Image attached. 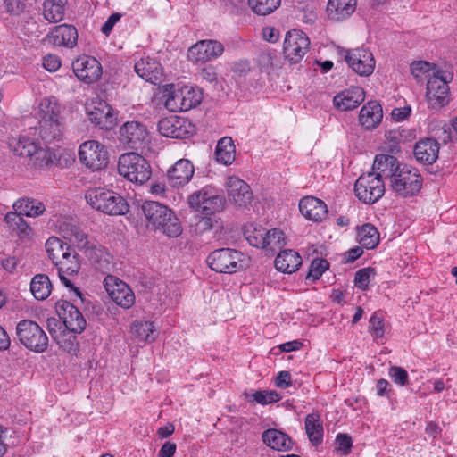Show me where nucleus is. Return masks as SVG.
Wrapping results in <instances>:
<instances>
[{
	"mask_svg": "<svg viewBox=\"0 0 457 457\" xmlns=\"http://www.w3.org/2000/svg\"><path fill=\"white\" fill-rule=\"evenodd\" d=\"M85 198L92 208L108 215H123L129 211L126 200L112 190L90 188L86 192Z\"/></svg>",
	"mask_w": 457,
	"mask_h": 457,
	"instance_id": "1",
	"label": "nucleus"
},
{
	"mask_svg": "<svg viewBox=\"0 0 457 457\" xmlns=\"http://www.w3.org/2000/svg\"><path fill=\"white\" fill-rule=\"evenodd\" d=\"M118 171L129 181L138 184L146 182L152 175L148 162L134 152L126 153L120 156Z\"/></svg>",
	"mask_w": 457,
	"mask_h": 457,
	"instance_id": "2",
	"label": "nucleus"
},
{
	"mask_svg": "<svg viewBox=\"0 0 457 457\" xmlns=\"http://www.w3.org/2000/svg\"><path fill=\"white\" fill-rule=\"evenodd\" d=\"M190 208L201 212L204 216L220 212L225 205V199L218 194L212 186H205L187 196Z\"/></svg>",
	"mask_w": 457,
	"mask_h": 457,
	"instance_id": "3",
	"label": "nucleus"
},
{
	"mask_svg": "<svg viewBox=\"0 0 457 457\" xmlns=\"http://www.w3.org/2000/svg\"><path fill=\"white\" fill-rule=\"evenodd\" d=\"M244 261V253L231 248L217 249L212 252L206 260L212 270L224 274H233L243 270Z\"/></svg>",
	"mask_w": 457,
	"mask_h": 457,
	"instance_id": "4",
	"label": "nucleus"
},
{
	"mask_svg": "<svg viewBox=\"0 0 457 457\" xmlns=\"http://www.w3.org/2000/svg\"><path fill=\"white\" fill-rule=\"evenodd\" d=\"M451 79L452 75L445 71H436L429 77L427 83L426 99L430 109L439 110L448 104V82Z\"/></svg>",
	"mask_w": 457,
	"mask_h": 457,
	"instance_id": "5",
	"label": "nucleus"
},
{
	"mask_svg": "<svg viewBox=\"0 0 457 457\" xmlns=\"http://www.w3.org/2000/svg\"><path fill=\"white\" fill-rule=\"evenodd\" d=\"M16 334L20 342L30 351L44 353L48 346V337L35 321L23 320L17 324Z\"/></svg>",
	"mask_w": 457,
	"mask_h": 457,
	"instance_id": "6",
	"label": "nucleus"
},
{
	"mask_svg": "<svg viewBox=\"0 0 457 457\" xmlns=\"http://www.w3.org/2000/svg\"><path fill=\"white\" fill-rule=\"evenodd\" d=\"M170 90L165 89L166 95L165 106L173 112H186L196 105L202 101V94L198 89L185 86L178 89H173V85H169Z\"/></svg>",
	"mask_w": 457,
	"mask_h": 457,
	"instance_id": "7",
	"label": "nucleus"
},
{
	"mask_svg": "<svg viewBox=\"0 0 457 457\" xmlns=\"http://www.w3.org/2000/svg\"><path fill=\"white\" fill-rule=\"evenodd\" d=\"M422 178L415 168L403 166L391 180L392 189L401 196L407 197L420 192Z\"/></svg>",
	"mask_w": 457,
	"mask_h": 457,
	"instance_id": "8",
	"label": "nucleus"
},
{
	"mask_svg": "<svg viewBox=\"0 0 457 457\" xmlns=\"http://www.w3.org/2000/svg\"><path fill=\"white\" fill-rule=\"evenodd\" d=\"M356 196L365 204H374L385 193V184L375 172H367L359 177L354 184Z\"/></svg>",
	"mask_w": 457,
	"mask_h": 457,
	"instance_id": "9",
	"label": "nucleus"
},
{
	"mask_svg": "<svg viewBox=\"0 0 457 457\" xmlns=\"http://www.w3.org/2000/svg\"><path fill=\"white\" fill-rule=\"evenodd\" d=\"M80 162L92 170H101L108 163V152L104 145L96 140L82 143L79 149Z\"/></svg>",
	"mask_w": 457,
	"mask_h": 457,
	"instance_id": "10",
	"label": "nucleus"
},
{
	"mask_svg": "<svg viewBox=\"0 0 457 457\" xmlns=\"http://www.w3.org/2000/svg\"><path fill=\"white\" fill-rule=\"evenodd\" d=\"M310 40L307 35L299 29L287 32L283 43V54L291 63H298L309 50Z\"/></svg>",
	"mask_w": 457,
	"mask_h": 457,
	"instance_id": "11",
	"label": "nucleus"
},
{
	"mask_svg": "<svg viewBox=\"0 0 457 457\" xmlns=\"http://www.w3.org/2000/svg\"><path fill=\"white\" fill-rule=\"evenodd\" d=\"M344 56L349 68L361 76L370 75L375 68V60L371 52L366 48L343 49Z\"/></svg>",
	"mask_w": 457,
	"mask_h": 457,
	"instance_id": "12",
	"label": "nucleus"
},
{
	"mask_svg": "<svg viewBox=\"0 0 457 457\" xmlns=\"http://www.w3.org/2000/svg\"><path fill=\"white\" fill-rule=\"evenodd\" d=\"M58 276L62 283L66 287L71 288L78 297L83 301L82 293L79 288L75 287L71 281L66 277L73 276L78 274L80 270V261L79 259V255L75 251H71L70 247H67V253H63V257H62L59 261H56L54 263Z\"/></svg>",
	"mask_w": 457,
	"mask_h": 457,
	"instance_id": "13",
	"label": "nucleus"
},
{
	"mask_svg": "<svg viewBox=\"0 0 457 457\" xmlns=\"http://www.w3.org/2000/svg\"><path fill=\"white\" fill-rule=\"evenodd\" d=\"M55 309L67 330L76 334L84 331L87 326L86 319L73 303L65 300H60L56 302Z\"/></svg>",
	"mask_w": 457,
	"mask_h": 457,
	"instance_id": "14",
	"label": "nucleus"
},
{
	"mask_svg": "<svg viewBox=\"0 0 457 457\" xmlns=\"http://www.w3.org/2000/svg\"><path fill=\"white\" fill-rule=\"evenodd\" d=\"M119 140L128 148H141L148 140L146 127L138 121H127L120 128Z\"/></svg>",
	"mask_w": 457,
	"mask_h": 457,
	"instance_id": "15",
	"label": "nucleus"
},
{
	"mask_svg": "<svg viewBox=\"0 0 457 457\" xmlns=\"http://www.w3.org/2000/svg\"><path fill=\"white\" fill-rule=\"evenodd\" d=\"M224 52L223 45L217 40H200L187 51L192 62H206L220 57Z\"/></svg>",
	"mask_w": 457,
	"mask_h": 457,
	"instance_id": "16",
	"label": "nucleus"
},
{
	"mask_svg": "<svg viewBox=\"0 0 457 457\" xmlns=\"http://www.w3.org/2000/svg\"><path fill=\"white\" fill-rule=\"evenodd\" d=\"M104 287L112 300L123 308H129L135 303V295L129 287L114 276L104 278Z\"/></svg>",
	"mask_w": 457,
	"mask_h": 457,
	"instance_id": "17",
	"label": "nucleus"
},
{
	"mask_svg": "<svg viewBox=\"0 0 457 457\" xmlns=\"http://www.w3.org/2000/svg\"><path fill=\"white\" fill-rule=\"evenodd\" d=\"M72 70L75 76L86 84H91L100 79L102 66L100 62L92 56L83 55L72 62Z\"/></svg>",
	"mask_w": 457,
	"mask_h": 457,
	"instance_id": "18",
	"label": "nucleus"
},
{
	"mask_svg": "<svg viewBox=\"0 0 457 457\" xmlns=\"http://www.w3.org/2000/svg\"><path fill=\"white\" fill-rule=\"evenodd\" d=\"M228 200L238 207L248 206L253 198L250 186L237 176H229L226 182Z\"/></svg>",
	"mask_w": 457,
	"mask_h": 457,
	"instance_id": "19",
	"label": "nucleus"
},
{
	"mask_svg": "<svg viewBox=\"0 0 457 457\" xmlns=\"http://www.w3.org/2000/svg\"><path fill=\"white\" fill-rule=\"evenodd\" d=\"M158 130L161 135L171 138H186L192 133L191 123L179 116H170L158 122Z\"/></svg>",
	"mask_w": 457,
	"mask_h": 457,
	"instance_id": "20",
	"label": "nucleus"
},
{
	"mask_svg": "<svg viewBox=\"0 0 457 457\" xmlns=\"http://www.w3.org/2000/svg\"><path fill=\"white\" fill-rule=\"evenodd\" d=\"M299 211L307 220L320 222L328 215L327 204L314 196H305L299 202Z\"/></svg>",
	"mask_w": 457,
	"mask_h": 457,
	"instance_id": "21",
	"label": "nucleus"
},
{
	"mask_svg": "<svg viewBox=\"0 0 457 457\" xmlns=\"http://www.w3.org/2000/svg\"><path fill=\"white\" fill-rule=\"evenodd\" d=\"M194 173L192 162L187 159H180L168 170L167 178L171 187H179L187 184Z\"/></svg>",
	"mask_w": 457,
	"mask_h": 457,
	"instance_id": "22",
	"label": "nucleus"
},
{
	"mask_svg": "<svg viewBox=\"0 0 457 457\" xmlns=\"http://www.w3.org/2000/svg\"><path fill=\"white\" fill-rule=\"evenodd\" d=\"M134 68L136 73L147 82L156 85L162 81V68L161 64L153 58H141L135 63Z\"/></svg>",
	"mask_w": 457,
	"mask_h": 457,
	"instance_id": "23",
	"label": "nucleus"
},
{
	"mask_svg": "<svg viewBox=\"0 0 457 457\" xmlns=\"http://www.w3.org/2000/svg\"><path fill=\"white\" fill-rule=\"evenodd\" d=\"M364 99V90L360 87H352L337 94L333 103L340 111H350L357 108Z\"/></svg>",
	"mask_w": 457,
	"mask_h": 457,
	"instance_id": "24",
	"label": "nucleus"
},
{
	"mask_svg": "<svg viewBox=\"0 0 457 457\" xmlns=\"http://www.w3.org/2000/svg\"><path fill=\"white\" fill-rule=\"evenodd\" d=\"M87 114L89 120L102 129L110 130L116 125L112 108L105 102L97 103Z\"/></svg>",
	"mask_w": 457,
	"mask_h": 457,
	"instance_id": "25",
	"label": "nucleus"
},
{
	"mask_svg": "<svg viewBox=\"0 0 457 457\" xmlns=\"http://www.w3.org/2000/svg\"><path fill=\"white\" fill-rule=\"evenodd\" d=\"M440 143L434 138H424L418 141L414 146V155L416 160L422 164H432L439 154Z\"/></svg>",
	"mask_w": 457,
	"mask_h": 457,
	"instance_id": "26",
	"label": "nucleus"
},
{
	"mask_svg": "<svg viewBox=\"0 0 457 457\" xmlns=\"http://www.w3.org/2000/svg\"><path fill=\"white\" fill-rule=\"evenodd\" d=\"M400 169L397 159L395 156L378 154L374 160L370 172H375L376 176L379 178L381 181H383L384 179H390L391 181Z\"/></svg>",
	"mask_w": 457,
	"mask_h": 457,
	"instance_id": "27",
	"label": "nucleus"
},
{
	"mask_svg": "<svg viewBox=\"0 0 457 457\" xmlns=\"http://www.w3.org/2000/svg\"><path fill=\"white\" fill-rule=\"evenodd\" d=\"M49 42L55 46L72 48L78 42V31L71 25L62 24L56 26L50 32Z\"/></svg>",
	"mask_w": 457,
	"mask_h": 457,
	"instance_id": "28",
	"label": "nucleus"
},
{
	"mask_svg": "<svg viewBox=\"0 0 457 457\" xmlns=\"http://www.w3.org/2000/svg\"><path fill=\"white\" fill-rule=\"evenodd\" d=\"M383 117L381 105L376 101H370L362 106L359 114V122L366 129L378 126Z\"/></svg>",
	"mask_w": 457,
	"mask_h": 457,
	"instance_id": "29",
	"label": "nucleus"
},
{
	"mask_svg": "<svg viewBox=\"0 0 457 457\" xmlns=\"http://www.w3.org/2000/svg\"><path fill=\"white\" fill-rule=\"evenodd\" d=\"M262 439L268 447L276 451H289L293 447V442L290 436L276 428L264 430L262 435Z\"/></svg>",
	"mask_w": 457,
	"mask_h": 457,
	"instance_id": "30",
	"label": "nucleus"
},
{
	"mask_svg": "<svg viewBox=\"0 0 457 457\" xmlns=\"http://www.w3.org/2000/svg\"><path fill=\"white\" fill-rule=\"evenodd\" d=\"M356 4V0H328V16L335 21H344L354 12Z\"/></svg>",
	"mask_w": 457,
	"mask_h": 457,
	"instance_id": "31",
	"label": "nucleus"
},
{
	"mask_svg": "<svg viewBox=\"0 0 457 457\" xmlns=\"http://www.w3.org/2000/svg\"><path fill=\"white\" fill-rule=\"evenodd\" d=\"M274 264L278 270L290 274L298 270L302 258L297 252L287 249L277 255Z\"/></svg>",
	"mask_w": 457,
	"mask_h": 457,
	"instance_id": "32",
	"label": "nucleus"
},
{
	"mask_svg": "<svg viewBox=\"0 0 457 457\" xmlns=\"http://www.w3.org/2000/svg\"><path fill=\"white\" fill-rule=\"evenodd\" d=\"M62 130V120H39L38 135L46 143L61 139Z\"/></svg>",
	"mask_w": 457,
	"mask_h": 457,
	"instance_id": "33",
	"label": "nucleus"
},
{
	"mask_svg": "<svg viewBox=\"0 0 457 457\" xmlns=\"http://www.w3.org/2000/svg\"><path fill=\"white\" fill-rule=\"evenodd\" d=\"M169 207L155 201H145L142 204V211L152 227L156 229L162 218L166 217Z\"/></svg>",
	"mask_w": 457,
	"mask_h": 457,
	"instance_id": "34",
	"label": "nucleus"
},
{
	"mask_svg": "<svg viewBox=\"0 0 457 457\" xmlns=\"http://www.w3.org/2000/svg\"><path fill=\"white\" fill-rule=\"evenodd\" d=\"M215 156L217 162L225 165H230L235 161L236 146L231 137H224L218 141Z\"/></svg>",
	"mask_w": 457,
	"mask_h": 457,
	"instance_id": "35",
	"label": "nucleus"
},
{
	"mask_svg": "<svg viewBox=\"0 0 457 457\" xmlns=\"http://www.w3.org/2000/svg\"><path fill=\"white\" fill-rule=\"evenodd\" d=\"M16 212L28 217H37L45 211L43 203L35 199H20L13 204Z\"/></svg>",
	"mask_w": 457,
	"mask_h": 457,
	"instance_id": "36",
	"label": "nucleus"
},
{
	"mask_svg": "<svg viewBox=\"0 0 457 457\" xmlns=\"http://www.w3.org/2000/svg\"><path fill=\"white\" fill-rule=\"evenodd\" d=\"M306 434L313 445H318L323 439V426L317 414H308L305 418Z\"/></svg>",
	"mask_w": 457,
	"mask_h": 457,
	"instance_id": "37",
	"label": "nucleus"
},
{
	"mask_svg": "<svg viewBox=\"0 0 457 457\" xmlns=\"http://www.w3.org/2000/svg\"><path fill=\"white\" fill-rule=\"evenodd\" d=\"M161 225L156 229L161 230L169 237H177L182 233V228L174 212L169 208L166 217L162 218Z\"/></svg>",
	"mask_w": 457,
	"mask_h": 457,
	"instance_id": "38",
	"label": "nucleus"
},
{
	"mask_svg": "<svg viewBox=\"0 0 457 457\" xmlns=\"http://www.w3.org/2000/svg\"><path fill=\"white\" fill-rule=\"evenodd\" d=\"M357 238L363 247L373 249L378 245L379 234L373 225L367 223L359 228Z\"/></svg>",
	"mask_w": 457,
	"mask_h": 457,
	"instance_id": "39",
	"label": "nucleus"
},
{
	"mask_svg": "<svg viewBox=\"0 0 457 457\" xmlns=\"http://www.w3.org/2000/svg\"><path fill=\"white\" fill-rule=\"evenodd\" d=\"M51 282L45 274L36 275L30 282V291L37 300L46 299L51 293Z\"/></svg>",
	"mask_w": 457,
	"mask_h": 457,
	"instance_id": "40",
	"label": "nucleus"
},
{
	"mask_svg": "<svg viewBox=\"0 0 457 457\" xmlns=\"http://www.w3.org/2000/svg\"><path fill=\"white\" fill-rule=\"evenodd\" d=\"M66 0H46L44 3V17L49 22L61 21L64 16Z\"/></svg>",
	"mask_w": 457,
	"mask_h": 457,
	"instance_id": "41",
	"label": "nucleus"
},
{
	"mask_svg": "<svg viewBox=\"0 0 457 457\" xmlns=\"http://www.w3.org/2000/svg\"><path fill=\"white\" fill-rule=\"evenodd\" d=\"M61 108L54 97H45L40 101L38 106L39 120H62Z\"/></svg>",
	"mask_w": 457,
	"mask_h": 457,
	"instance_id": "42",
	"label": "nucleus"
},
{
	"mask_svg": "<svg viewBox=\"0 0 457 457\" xmlns=\"http://www.w3.org/2000/svg\"><path fill=\"white\" fill-rule=\"evenodd\" d=\"M267 235V229L261 226L249 225L245 230L246 240L256 248H265V237Z\"/></svg>",
	"mask_w": 457,
	"mask_h": 457,
	"instance_id": "43",
	"label": "nucleus"
},
{
	"mask_svg": "<svg viewBox=\"0 0 457 457\" xmlns=\"http://www.w3.org/2000/svg\"><path fill=\"white\" fill-rule=\"evenodd\" d=\"M22 216L23 215L16 212H10L5 215L4 220L12 230L17 232L22 237H28L30 234L31 229L25 222Z\"/></svg>",
	"mask_w": 457,
	"mask_h": 457,
	"instance_id": "44",
	"label": "nucleus"
},
{
	"mask_svg": "<svg viewBox=\"0 0 457 457\" xmlns=\"http://www.w3.org/2000/svg\"><path fill=\"white\" fill-rule=\"evenodd\" d=\"M131 332L139 341L154 339V326L150 321H136L131 326Z\"/></svg>",
	"mask_w": 457,
	"mask_h": 457,
	"instance_id": "45",
	"label": "nucleus"
},
{
	"mask_svg": "<svg viewBox=\"0 0 457 457\" xmlns=\"http://www.w3.org/2000/svg\"><path fill=\"white\" fill-rule=\"evenodd\" d=\"M81 251L92 264H100L103 259L104 262H108L109 254L93 239Z\"/></svg>",
	"mask_w": 457,
	"mask_h": 457,
	"instance_id": "46",
	"label": "nucleus"
},
{
	"mask_svg": "<svg viewBox=\"0 0 457 457\" xmlns=\"http://www.w3.org/2000/svg\"><path fill=\"white\" fill-rule=\"evenodd\" d=\"M281 0H248L252 11L258 15H268L279 7Z\"/></svg>",
	"mask_w": 457,
	"mask_h": 457,
	"instance_id": "47",
	"label": "nucleus"
},
{
	"mask_svg": "<svg viewBox=\"0 0 457 457\" xmlns=\"http://www.w3.org/2000/svg\"><path fill=\"white\" fill-rule=\"evenodd\" d=\"M267 233L268 235L265 237V250L274 253L285 246L286 237L282 230L273 228L267 230Z\"/></svg>",
	"mask_w": 457,
	"mask_h": 457,
	"instance_id": "48",
	"label": "nucleus"
},
{
	"mask_svg": "<svg viewBox=\"0 0 457 457\" xmlns=\"http://www.w3.org/2000/svg\"><path fill=\"white\" fill-rule=\"evenodd\" d=\"M63 242L55 237H49L46 242V250L48 253L49 258L54 263L63 257V253H67V245Z\"/></svg>",
	"mask_w": 457,
	"mask_h": 457,
	"instance_id": "49",
	"label": "nucleus"
},
{
	"mask_svg": "<svg viewBox=\"0 0 457 457\" xmlns=\"http://www.w3.org/2000/svg\"><path fill=\"white\" fill-rule=\"evenodd\" d=\"M71 331H63L55 335L54 339L58 345L68 353H75L78 348L76 337Z\"/></svg>",
	"mask_w": 457,
	"mask_h": 457,
	"instance_id": "50",
	"label": "nucleus"
},
{
	"mask_svg": "<svg viewBox=\"0 0 457 457\" xmlns=\"http://www.w3.org/2000/svg\"><path fill=\"white\" fill-rule=\"evenodd\" d=\"M54 155L49 148L41 146L31 162L35 167L42 169L51 165L54 162Z\"/></svg>",
	"mask_w": 457,
	"mask_h": 457,
	"instance_id": "51",
	"label": "nucleus"
},
{
	"mask_svg": "<svg viewBox=\"0 0 457 457\" xmlns=\"http://www.w3.org/2000/svg\"><path fill=\"white\" fill-rule=\"evenodd\" d=\"M328 267L329 263L326 259H314L310 265L307 278H312L313 281L318 280L322 276V274L328 269Z\"/></svg>",
	"mask_w": 457,
	"mask_h": 457,
	"instance_id": "52",
	"label": "nucleus"
},
{
	"mask_svg": "<svg viewBox=\"0 0 457 457\" xmlns=\"http://www.w3.org/2000/svg\"><path fill=\"white\" fill-rule=\"evenodd\" d=\"M66 237L79 250L88 245L89 242L92 240L78 227H72L70 230V235Z\"/></svg>",
	"mask_w": 457,
	"mask_h": 457,
	"instance_id": "53",
	"label": "nucleus"
},
{
	"mask_svg": "<svg viewBox=\"0 0 457 457\" xmlns=\"http://www.w3.org/2000/svg\"><path fill=\"white\" fill-rule=\"evenodd\" d=\"M375 274V270L370 267L359 270L355 273L354 285L360 289L365 290L369 286L370 278H374Z\"/></svg>",
	"mask_w": 457,
	"mask_h": 457,
	"instance_id": "54",
	"label": "nucleus"
},
{
	"mask_svg": "<svg viewBox=\"0 0 457 457\" xmlns=\"http://www.w3.org/2000/svg\"><path fill=\"white\" fill-rule=\"evenodd\" d=\"M252 397L253 402L262 405L276 403L281 399L280 395L275 390L255 391Z\"/></svg>",
	"mask_w": 457,
	"mask_h": 457,
	"instance_id": "55",
	"label": "nucleus"
},
{
	"mask_svg": "<svg viewBox=\"0 0 457 457\" xmlns=\"http://www.w3.org/2000/svg\"><path fill=\"white\" fill-rule=\"evenodd\" d=\"M370 332L376 337L381 338L384 337V322L383 319L378 316L377 312L373 313L370 319L369 325Z\"/></svg>",
	"mask_w": 457,
	"mask_h": 457,
	"instance_id": "56",
	"label": "nucleus"
},
{
	"mask_svg": "<svg viewBox=\"0 0 457 457\" xmlns=\"http://www.w3.org/2000/svg\"><path fill=\"white\" fill-rule=\"evenodd\" d=\"M389 377L395 384L402 386L409 382L407 371L399 366H392L389 369Z\"/></svg>",
	"mask_w": 457,
	"mask_h": 457,
	"instance_id": "57",
	"label": "nucleus"
},
{
	"mask_svg": "<svg viewBox=\"0 0 457 457\" xmlns=\"http://www.w3.org/2000/svg\"><path fill=\"white\" fill-rule=\"evenodd\" d=\"M28 137H12L9 139L8 145L11 151L19 156L25 157L26 155V144Z\"/></svg>",
	"mask_w": 457,
	"mask_h": 457,
	"instance_id": "58",
	"label": "nucleus"
},
{
	"mask_svg": "<svg viewBox=\"0 0 457 457\" xmlns=\"http://www.w3.org/2000/svg\"><path fill=\"white\" fill-rule=\"evenodd\" d=\"M336 450L341 452L342 454H347L352 447L353 441L352 438L346 434H338L337 436L336 441Z\"/></svg>",
	"mask_w": 457,
	"mask_h": 457,
	"instance_id": "59",
	"label": "nucleus"
},
{
	"mask_svg": "<svg viewBox=\"0 0 457 457\" xmlns=\"http://www.w3.org/2000/svg\"><path fill=\"white\" fill-rule=\"evenodd\" d=\"M434 135L438 143L441 141L443 144H446L451 140L450 127L446 123L439 124L434 129Z\"/></svg>",
	"mask_w": 457,
	"mask_h": 457,
	"instance_id": "60",
	"label": "nucleus"
},
{
	"mask_svg": "<svg viewBox=\"0 0 457 457\" xmlns=\"http://www.w3.org/2000/svg\"><path fill=\"white\" fill-rule=\"evenodd\" d=\"M430 64L428 62L418 61L411 64V72L416 79H419L422 73L429 71Z\"/></svg>",
	"mask_w": 457,
	"mask_h": 457,
	"instance_id": "61",
	"label": "nucleus"
},
{
	"mask_svg": "<svg viewBox=\"0 0 457 457\" xmlns=\"http://www.w3.org/2000/svg\"><path fill=\"white\" fill-rule=\"evenodd\" d=\"M43 66L49 71H55L61 67L60 58L54 54H48L43 58Z\"/></svg>",
	"mask_w": 457,
	"mask_h": 457,
	"instance_id": "62",
	"label": "nucleus"
},
{
	"mask_svg": "<svg viewBox=\"0 0 457 457\" xmlns=\"http://www.w3.org/2000/svg\"><path fill=\"white\" fill-rule=\"evenodd\" d=\"M250 70V63L247 61L235 62L231 66V71L239 77L247 75Z\"/></svg>",
	"mask_w": 457,
	"mask_h": 457,
	"instance_id": "63",
	"label": "nucleus"
},
{
	"mask_svg": "<svg viewBox=\"0 0 457 457\" xmlns=\"http://www.w3.org/2000/svg\"><path fill=\"white\" fill-rule=\"evenodd\" d=\"M275 385L279 388H287L292 385L289 371H280L275 378Z\"/></svg>",
	"mask_w": 457,
	"mask_h": 457,
	"instance_id": "64",
	"label": "nucleus"
}]
</instances>
